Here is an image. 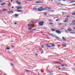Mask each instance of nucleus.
<instances>
[{
	"label": "nucleus",
	"instance_id": "1",
	"mask_svg": "<svg viewBox=\"0 0 75 75\" xmlns=\"http://www.w3.org/2000/svg\"><path fill=\"white\" fill-rule=\"evenodd\" d=\"M38 10L39 11H42L44 10V9L43 8V7H40V8H38Z\"/></svg>",
	"mask_w": 75,
	"mask_h": 75
},
{
	"label": "nucleus",
	"instance_id": "2",
	"mask_svg": "<svg viewBox=\"0 0 75 75\" xmlns=\"http://www.w3.org/2000/svg\"><path fill=\"white\" fill-rule=\"evenodd\" d=\"M39 25L40 26H42L44 25V21H42L39 23Z\"/></svg>",
	"mask_w": 75,
	"mask_h": 75
},
{
	"label": "nucleus",
	"instance_id": "3",
	"mask_svg": "<svg viewBox=\"0 0 75 75\" xmlns=\"http://www.w3.org/2000/svg\"><path fill=\"white\" fill-rule=\"evenodd\" d=\"M67 30L68 31H72V29H71V28H68L67 29Z\"/></svg>",
	"mask_w": 75,
	"mask_h": 75
},
{
	"label": "nucleus",
	"instance_id": "4",
	"mask_svg": "<svg viewBox=\"0 0 75 75\" xmlns=\"http://www.w3.org/2000/svg\"><path fill=\"white\" fill-rule=\"evenodd\" d=\"M16 8H17V10H18V9H21L23 8V6H19L18 7H16Z\"/></svg>",
	"mask_w": 75,
	"mask_h": 75
},
{
	"label": "nucleus",
	"instance_id": "5",
	"mask_svg": "<svg viewBox=\"0 0 75 75\" xmlns=\"http://www.w3.org/2000/svg\"><path fill=\"white\" fill-rule=\"evenodd\" d=\"M56 32L58 34H61V32L56 30Z\"/></svg>",
	"mask_w": 75,
	"mask_h": 75
},
{
	"label": "nucleus",
	"instance_id": "6",
	"mask_svg": "<svg viewBox=\"0 0 75 75\" xmlns=\"http://www.w3.org/2000/svg\"><path fill=\"white\" fill-rule=\"evenodd\" d=\"M49 35L50 36H52V37L54 38V35H53V34H52V33L49 34Z\"/></svg>",
	"mask_w": 75,
	"mask_h": 75
},
{
	"label": "nucleus",
	"instance_id": "7",
	"mask_svg": "<svg viewBox=\"0 0 75 75\" xmlns=\"http://www.w3.org/2000/svg\"><path fill=\"white\" fill-rule=\"evenodd\" d=\"M36 3H37L38 4H39V3H42V2L40 1H37L35 2Z\"/></svg>",
	"mask_w": 75,
	"mask_h": 75
},
{
	"label": "nucleus",
	"instance_id": "8",
	"mask_svg": "<svg viewBox=\"0 0 75 75\" xmlns=\"http://www.w3.org/2000/svg\"><path fill=\"white\" fill-rule=\"evenodd\" d=\"M65 70H66V68L65 67L63 68L61 70L62 71H65Z\"/></svg>",
	"mask_w": 75,
	"mask_h": 75
},
{
	"label": "nucleus",
	"instance_id": "9",
	"mask_svg": "<svg viewBox=\"0 0 75 75\" xmlns=\"http://www.w3.org/2000/svg\"><path fill=\"white\" fill-rule=\"evenodd\" d=\"M54 37H55V38H56V39H59V37H58L57 36H56L55 35H54Z\"/></svg>",
	"mask_w": 75,
	"mask_h": 75
},
{
	"label": "nucleus",
	"instance_id": "10",
	"mask_svg": "<svg viewBox=\"0 0 75 75\" xmlns=\"http://www.w3.org/2000/svg\"><path fill=\"white\" fill-rule=\"evenodd\" d=\"M28 30H32V28H31V27H28Z\"/></svg>",
	"mask_w": 75,
	"mask_h": 75
},
{
	"label": "nucleus",
	"instance_id": "11",
	"mask_svg": "<svg viewBox=\"0 0 75 75\" xmlns=\"http://www.w3.org/2000/svg\"><path fill=\"white\" fill-rule=\"evenodd\" d=\"M56 30L54 29H53V28H51V31H56Z\"/></svg>",
	"mask_w": 75,
	"mask_h": 75
},
{
	"label": "nucleus",
	"instance_id": "12",
	"mask_svg": "<svg viewBox=\"0 0 75 75\" xmlns=\"http://www.w3.org/2000/svg\"><path fill=\"white\" fill-rule=\"evenodd\" d=\"M16 2L18 3V4L19 5H20L21 4V3L20 2H18V1H16Z\"/></svg>",
	"mask_w": 75,
	"mask_h": 75
},
{
	"label": "nucleus",
	"instance_id": "13",
	"mask_svg": "<svg viewBox=\"0 0 75 75\" xmlns=\"http://www.w3.org/2000/svg\"><path fill=\"white\" fill-rule=\"evenodd\" d=\"M75 3V1L74 0H73L70 1V3Z\"/></svg>",
	"mask_w": 75,
	"mask_h": 75
},
{
	"label": "nucleus",
	"instance_id": "14",
	"mask_svg": "<svg viewBox=\"0 0 75 75\" xmlns=\"http://www.w3.org/2000/svg\"><path fill=\"white\" fill-rule=\"evenodd\" d=\"M44 8V10H48V7H45V8Z\"/></svg>",
	"mask_w": 75,
	"mask_h": 75
},
{
	"label": "nucleus",
	"instance_id": "15",
	"mask_svg": "<svg viewBox=\"0 0 75 75\" xmlns=\"http://www.w3.org/2000/svg\"><path fill=\"white\" fill-rule=\"evenodd\" d=\"M69 25H75V23H73L72 24V23H69Z\"/></svg>",
	"mask_w": 75,
	"mask_h": 75
},
{
	"label": "nucleus",
	"instance_id": "16",
	"mask_svg": "<svg viewBox=\"0 0 75 75\" xmlns=\"http://www.w3.org/2000/svg\"><path fill=\"white\" fill-rule=\"evenodd\" d=\"M14 16H15V17H18V15L17 14H14Z\"/></svg>",
	"mask_w": 75,
	"mask_h": 75
},
{
	"label": "nucleus",
	"instance_id": "17",
	"mask_svg": "<svg viewBox=\"0 0 75 75\" xmlns=\"http://www.w3.org/2000/svg\"><path fill=\"white\" fill-rule=\"evenodd\" d=\"M17 11V12H22L23 11L21 10H19L18 11Z\"/></svg>",
	"mask_w": 75,
	"mask_h": 75
},
{
	"label": "nucleus",
	"instance_id": "18",
	"mask_svg": "<svg viewBox=\"0 0 75 75\" xmlns=\"http://www.w3.org/2000/svg\"><path fill=\"white\" fill-rule=\"evenodd\" d=\"M6 4V3H4L3 4H1V6H4V5H5V4Z\"/></svg>",
	"mask_w": 75,
	"mask_h": 75
},
{
	"label": "nucleus",
	"instance_id": "19",
	"mask_svg": "<svg viewBox=\"0 0 75 75\" xmlns=\"http://www.w3.org/2000/svg\"><path fill=\"white\" fill-rule=\"evenodd\" d=\"M70 33V34H75V32H71Z\"/></svg>",
	"mask_w": 75,
	"mask_h": 75
},
{
	"label": "nucleus",
	"instance_id": "20",
	"mask_svg": "<svg viewBox=\"0 0 75 75\" xmlns=\"http://www.w3.org/2000/svg\"><path fill=\"white\" fill-rule=\"evenodd\" d=\"M33 10H37V8H33Z\"/></svg>",
	"mask_w": 75,
	"mask_h": 75
},
{
	"label": "nucleus",
	"instance_id": "21",
	"mask_svg": "<svg viewBox=\"0 0 75 75\" xmlns=\"http://www.w3.org/2000/svg\"><path fill=\"white\" fill-rule=\"evenodd\" d=\"M55 63H56V64H61V63H60V62H55Z\"/></svg>",
	"mask_w": 75,
	"mask_h": 75
},
{
	"label": "nucleus",
	"instance_id": "22",
	"mask_svg": "<svg viewBox=\"0 0 75 75\" xmlns=\"http://www.w3.org/2000/svg\"><path fill=\"white\" fill-rule=\"evenodd\" d=\"M13 11H9L8 12H10L9 13H8V14H10V13H11V12Z\"/></svg>",
	"mask_w": 75,
	"mask_h": 75
},
{
	"label": "nucleus",
	"instance_id": "23",
	"mask_svg": "<svg viewBox=\"0 0 75 75\" xmlns=\"http://www.w3.org/2000/svg\"><path fill=\"white\" fill-rule=\"evenodd\" d=\"M52 47H55L54 44H52Z\"/></svg>",
	"mask_w": 75,
	"mask_h": 75
},
{
	"label": "nucleus",
	"instance_id": "24",
	"mask_svg": "<svg viewBox=\"0 0 75 75\" xmlns=\"http://www.w3.org/2000/svg\"><path fill=\"white\" fill-rule=\"evenodd\" d=\"M62 39L64 40H66V39L64 38V37H62Z\"/></svg>",
	"mask_w": 75,
	"mask_h": 75
},
{
	"label": "nucleus",
	"instance_id": "25",
	"mask_svg": "<svg viewBox=\"0 0 75 75\" xmlns=\"http://www.w3.org/2000/svg\"><path fill=\"white\" fill-rule=\"evenodd\" d=\"M74 22H75V20H73L71 22V23H74Z\"/></svg>",
	"mask_w": 75,
	"mask_h": 75
},
{
	"label": "nucleus",
	"instance_id": "26",
	"mask_svg": "<svg viewBox=\"0 0 75 75\" xmlns=\"http://www.w3.org/2000/svg\"><path fill=\"white\" fill-rule=\"evenodd\" d=\"M62 45H63V46H64L65 47H66V46H67V45L65 44H63Z\"/></svg>",
	"mask_w": 75,
	"mask_h": 75
},
{
	"label": "nucleus",
	"instance_id": "27",
	"mask_svg": "<svg viewBox=\"0 0 75 75\" xmlns=\"http://www.w3.org/2000/svg\"><path fill=\"white\" fill-rule=\"evenodd\" d=\"M48 8L49 10H51V7H48Z\"/></svg>",
	"mask_w": 75,
	"mask_h": 75
},
{
	"label": "nucleus",
	"instance_id": "28",
	"mask_svg": "<svg viewBox=\"0 0 75 75\" xmlns=\"http://www.w3.org/2000/svg\"><path fill=\"white\" fill-rule=\"evenodd\" d=\"M44 15H45V16H47V14L45 12L44 13Z\"/></svg>",
	"mask_w": 75,
	"mask_h": 75
},
{
	"label": "nucleus",
	"instance_id": "29",
	"mask_svg": "<svg viewBox=\"0 0 75 75\" xmlns=\"http://www.w3.org/2000/svg\"><path fill=\"white\" fill-rule=\"evenodd\" d=\"M49 24H50V25H52V24H53V23H49Z\"/></svg>",
	"mask_w": 75,
	"mask_h": 75
},
{
	"label": "nucleus",
	"instance_id": "30",
	"mask_svg": "<svg viewBox=\"0 0 75 75\" xmlns=\"http://www.w3.org/2000/svg\"><path fill=\"white\" fill-rule=\"evenodd\" d=\"M54 10H51L50 11V12H54Z\"/></svg>",
	"mask_w": 75,
	"mask_h": 75
},
{
	"label": "nucleus",
	"instance_id": "31",
	"mask_svg": "<svg viewBox=\"0 0 75 75\" xmlns=\"http://www.w3.org/2000/svg\"><path fill=\"white\" fill-rule=\"evenodd\" d=\"M48 21H50V22H51V21H52V20H51L50 19H48Z\"/></svg>",
	"mask_w": 75,
	"mask_h": 75
},
{
	"label": "nucleus",
	"instance_id": "32",
	"mask_svg": "<svg viewBox=\"0 0 75 75\" xmlns=\"http://www.w3.org/2000/svg\"><path fill=\"white\" fill-rule=\"evenodd\" d=\"M6 49L8 50H10V48L8 47H6Z\"/></svg>",
	"mask_w": 75,
	"mask_h": 75
},
{
	"label": "nucleus",
	"instance_id": "33",
	"mask_svg": "<svg viewBox=\"0 0 75 75\" xmlns=\"http://www.w3.org/2000/svg\"><path fill=\"white\" fill-rule=\"evenodd\" d=\"M62 23H60L59 24V25H62Z\"/></svg>",
	"mask_w": 75,
	"mask_h": 75
},
{
	"label": "nucleus",
	"instance_id": "34",
	"mask_svg": "<svg viewBox=\"0 0 75 75\" xmlns=\"http://www.w3.org/2000/svg\"><path fill=\"white\" fill-rule=\"evenodd\" d=\"M65 20H66V21H68V19L67 18H66L65 19Z\"/></svg>",
	"mask_w": 75,
	"mask_h": 75
},
{
	"label": "nucleus",
	"instance_id": "35",
	"mask_svg": "<svg viewBox=\"0 0 75 75\" xmlns=\"http://www.w3.org/2000/svg\"><path fill=\"white\" fill-rule=\"evenodd\" d=\"M48 44H47L46 45V46H47V47H48Z\"/></svg>",
	"mask_w": 75,
	"mask_h": 75
},
{
	"label": "nucleus",
	"instance_id": "36",
	"mask_svg": "<svg viewBox=\"0 0 75 75\" xmlns=\"http://www.w3.org/2000/svg\"><path fill=\"white\" fill-rule=\"evenodd\" d=\"M72 15L73 16H75V13H72Z\"/></svg>",
	"mask_w": 75,
	"mask_h": 75
},
{
	"label": "nucleus",
	"instance_id": "37",
	"mask_svg": "<svg viewBox=\"0 0 75 75\" xmlns=\"http://www.w3.org/2000/svg\"><path fill=\"white\" fill-rule=\"evenodd\" d=\"M44 45H42V48H43L44 47Z\"/></svg>",
	"mask_w": 75,
	"mask_h": 75
},
{
	"label": "nucleus",
	"instance_id": "38",
	"mask_svg": "<svg viewBox=\"0 0 75 75\" xmlns=\"http://www.w3.org/2000/svg\"><path fill=\"white\" fill-rule=\"evenodd\" d=\"M25 72H30V71H28V70H26L25 71Z\"/></svg>",
	"mask_w": 75,
	"mask_h": 75
},
{
	"label": "nucleus",
	"instance_id": "39",
	"mask_svg": "<svg viewBox=\"0 0 75 75\" xmlns=\"http://www.w3.org/2000/svg\"><path fill=\"white\" fill-rule=\"evenodd\" d=\"M11 47L12 48H14V46L13 45H12L11 46Z\"/></svg>",
	"mask_w": 75,
	"mask_h": 75
},
{
	"label": "nucleus",
	"instance_id": "40",
	"mask_svg": "<svg viewBox=\"0 0 75 75\" xmlns=\"http://www.w3.org/2000/svg\"><path fill=\"white\" fill-rule=\"evenodd\" d=\"M59 4H61V3H60V2H59V3H58L57 4V5H59Z\"/></svg>",
	"mask_w": 75,
	"mask_h": 75
},
{
	"label": "nucleus",
	"instance_id": "41",
	"mask_svg": "<svg viewBox=\"0 0 75 75\" xmlns=\"http://www.w3.org/2000/svg\"><path fill=\"white\" fill-rule=\"evenodd\" d=\"M11 66H14V64H12V63H11Z\"/></svg>",
	"mask_w": 75,
	"mask_h": 75
},
{
	"label": "nucleus",
	"instance_id": "42",
	"mask_svg": "<svg viewBox=\"0 0 75 75\" xmlns=\"http://www.w3.org/2000/svg\"><path fill=\"white\" fill-rule=\"evenodd\" d=\"M59 19H57L56 20V21H59Z\"/></svg>",
	"mask_w": 75,
	"mask_h": 75
},
{
	"label": "nucleus",
	"instance_id": "43",
	"mask_svg": "<svg viewBox=\"0 0 75 75\" xmlns=\"http://www.w3.org/2000/svg\"><path fill=\"white\" fill-rule=\"evenodd\" d=\"M69 17H70V16H67L66 17L67 18H68Z\"/></svg>",
	"mask_w": 75,
	"mask_h": 75
},
{
	"label": "nucleus",
	"instance_id": "44",
	"mask_svg": "<svg viewBox=\"0 0 75 75\" xmlns=\"http://www.w3.org/2000/svg\"><path fill=\"white\" fill-rule=\"evenodd\" d=\"M43 51H44V50H42V52L41 53V54H42V53H43Z\"/></svg>",
	"mask_w": 75,
	"mask_h": 75
},
{
	"label": "nucleus",
	"instance_id": "45",
	"mask_svg": "<svg viewBox=\"0 0 75 75\" xmlns=\"http://www.w3.org/2000/svg\"><path fill=\"white\" fill-rule=\"evenodd\" d=\"M59 66H57V67H56V68L57 69V68H59Z\"/></svg>",
	"mask_w": 75,
	"mask_h": 75
},
{
	"label": "nucleus",
	"instance_id": "46",
	"mask_svg": "<svg viewBox=\"0 0 75 75\" xmlns=\"http://www.w3.org/2000/svg\"><path fill=\"white\" fill-rule=\"evenodd\" d=\"M6 10H7V9H4L3 10V11H6Z\"/></svg>",
	"mask_w": 75,
	"mask_h": 75
},
{
	"label": "nucleus",
	"instance_id": "47",
	"mask_svg": "<svg viewBox=\"0 0 75 75\" xmlns=\"http://www.w3.org/2000/svg\"><path fill=\"white\" fill-rule=\"evenodd\" d=\"M35 55H36V56H38V54H35Z\"/></svg>",
	"mask_w": 75,
	"mask_h": 75
},
{
	"label": "nucleus",
	"instance_id": "48",
	"mask_svg": "<svg viewBox=\"0 0 75 75\" xmlns=\"http://www.w3.org/2000/svg\"><path fill=\"white\" fill-rule=\"evenodd\" d=\"M47 47H48V48H50V47H51V46H47Z\"/></svg>",
	"mask_w": 75,
	"mask_h": 75
},
{
	"label": "nucleus",
	"instance_id": "49",
	"mask_svg": "<svg viewBox=\"0 0 75 75\" xmlns=\"http://www.w3.org/2000/svg\"><path fill=\"white\" fill-rule=\"evenodd\" d=\"M67 22V21H66V20L64 21V23H66V22Z\"/></svg>",
	"mask_w": 75,
	"mask_h": 75
},
{
	"label": "nucleus",
	"instance_id": "50",
	"mask_svg": "<svg viewBox=\"0 0 75 75\" xmlns=\"http://www.w3.org/2000/svg\"><path fill=\"white\" fill-rule=\"evenodd\" d=\"M65 32H66V33H68V31H67V30H66Z\"/></svg>",
	"mask_w": 75,
	"mask_h": 75
},
{
	"label": "nucleus",
	"instance_id": "51",
	"mask_svg": "<svg viewBox=\"0 0 75 75\" xmlns=\"http://www.w3.org/2000/svg\"><path fill=\"white\" fill-rule=\"evenodd\" d=\"M64 64L63 65L62 64L61 65V66H62V67H64Z\"/></svg>",
	"mask_w": 75,
	"mask_h": 75
},
{
	"label": "nucleus",
	"instance_id": "52",
	"mask_svg": "<svg viewBox=\"0 0 75 75\" xmlns=\"http://www.w3.org/2000/svg\"><path fill=\"white\" fill-rule=\"evenodd\" d=\"M35 30H36V29H33L32 31H35Z\"/></svg>",
	"mask_w": 75,
	"mask_h": 75
},
{
	"label": "nucleus",
	"instance_id": "53",
	"mask_svg": "<svg viewBox=\"0 0 75 75\" xmlns=\"http://www.w3.org/2000/svg\"><path fill=\"white\" fill-rule=\"evenodd\" d=\"M8 6H11V4H8Z\"/></svg>",
	"mask_w": 75,
	"mask_h": 75
},
{
	"label": "nucleus",
	"instance_id": "54",
	"mask_svg": "<svg viewBox=\"0 0 75 75\" xmlns=\"http://www.w3.org/2000/svg\"><path fill=\"white\" fill-rule=\"evenodd\" d=\"M73 29H74V30H75V27H73Z\"/></svg>",
	"mask_w": 75,
	"mask_h": 75
},
{
	"label": "nucleus",
	"instance_id": "55",
	"mask_svg": "<svg viewBox=\"0 0 75 75\" xmlns=\"http://www.w3.org/2000/svg\"><path fill=\"white\" fill-rule=\"evenodd\" d=\"M2 1L1 0H0V3H1L2 2Z\"/></svg>",
	"mask_w": 75,
	"mask_h": 75
},
{
	"label": "nucleus",
	"instance_id": "56",
	"mask_svg": "<svg viewBox=\"0 0 75 75\" xmlns=\"http://www.w3.org/2000/svg\"><path fill=\"white\" fill-rule=\"evenodd\" d=\"M67 0H62V1H66Z\"/></svg>",
	"mask_w": 75,
	"mask_h": 75
},
{
	"label": "nucleus",
	"instance_id": "57",
	"mask_svg": "<svg viewBox=\"0 0 75 75\" xmlns=\"http://www.w3.org/2000/svg\"><path fill=\"white\" fill-rule=\"evenodd\" d=\"M2 12V11L1 10H0V13H1Z\"/></svg>",
	"mask_w": 75,
	"mask_h": 75
},
{
	"label": "nucleus",
	"instance_id": "58",
	"mask_svg": "<svg viewBox=\"0 0 75 75\" xmlns=\"http://www.w3.org/2000/svg\"><path fill=\"white\" fill-rule=\"evenodd\" d=\"M12 8H14V6H12L11 7Z\"/></svg>",
	"mask_w": 75,
	"mask_h": 75
},
{
	"label": "nucleus",
	"instance_id": "59",
	"mask_svg": "<svg viewBox=\"0 0 75 75\" xmlns=\"http://www.w3.org/2000/svg\"><path fill=\"white\" fill-rule=\"evenodd\" d=\"M30 24H29V25H28V27H30Z\"/></svg>",
	"mask_w": 75,
	"mask_h": 75
},
{
	"label": "nucleus",
	"instance_id": "60",
	"mask_svg": "<svg viewBox=\"0 0 75 75\" xmlns=\"http://www.w3.org/2000/svg\"><path fill=\"white\" fill-rule=\"evenodd\" d=\"M72 6H75V4H73Z\"/></svg>",
	"mask_w": 75,
	"mask_h": 75
},
{
	"label": "nucleus",
	"instance_id": "61",
	"mask_svg": "<svg viewBox=\"0 0 75 75\" xmlns=\"http://www.w3.org/2000/svg\"><path fill=\"white\" fill-rule=\"evenodd\" d=\"M15 25H16V24H17V23H15Z\"/></svg>",
	"mask_w": 75,
	"mask_h": 75
},
{
	"label": "nucleus",
	"instance_id": "62",
	"mask_svg": "<svg viewBox=\"0 0 75 75\" xmlns=\"http://www.w3.org/2000/svg\"><path fill=\"white\" fill-rule=\"evenodd\" d=\"M61 1V0H58L59 1Z\"/></svg>",
	"mask_w": 75,
	"mask_h": 75
},
{
	"label": "nucleus",
	"instance_id": "63",
	"mask_svg": "<svg viewBox=\"0 0 75 75\" xmlns=\"http://www.w3.org/2000/svg\"><path fill=\"white\" fill-rule=\"evenodd\" d=\"M58 47H60V45H58Z\"/></svg>",
	"mask_w": 75,
	"mask_h": 75
},
{
	"label": "nucleus",
	"instance_id": "64",
	"mask_svg": "<svg viewBox=\"0 0 75 75\" xmlns=\"http://www.w3.org/2000/svg\"><path fill=\"white\" fill-rule=\"evenodd\" d=\"M11 3H12V0H11Z\"/></svg>",
	"mask_w": 75,
	"mask_h": 75
}]
</instances>
